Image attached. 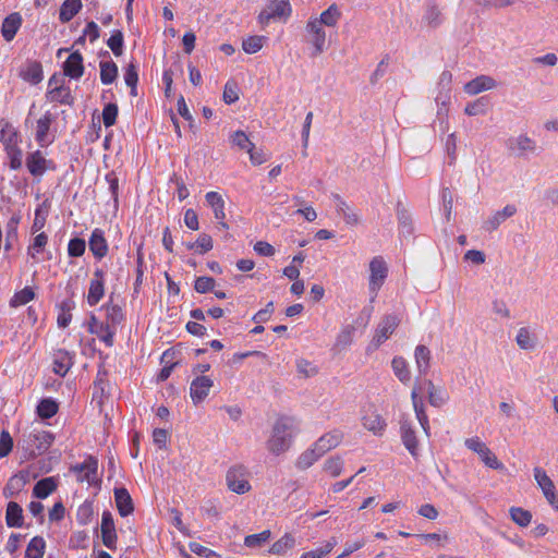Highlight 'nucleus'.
<instances>
[{
  "label": "nucleus",
  "mask_w": 558,
  "mask_h": 558,
  "mask_svg": "<svg viewBox=\"0 0 558 558\" xmlns=\"http://www.w3.org/2000/svg\"><path fill=\"white\" fill-rule=\"evenodd\" d=\"M296 430L298 426L294 418L279 417L272 425L270 436L266 441L267 450L275 456L287 452L292 445Z\"/></svg>",
  "instance_id": "f257e3e1"
},
{
  "label": "nucleus",
  "mask_w": 558,
  "mask_h": 558,
  "mask_svg": "<svg viewBox=\"0 0 558 558\" xmlns=\"http://www.w3.org/2000/svg\"><path fill=\"white\" fill-rule=\"evenodd\" d=\"M303 41L308 47L311 58H317L327 50V33L320 24L316 23V16H311L307 20Z\"/></svg>",
  "instance_id": "f03ea898"
},
{
  "label": "nucleus",
  "mask_w": 558,
  "mask_h": 558,
  "mask_svg": "<svg viewBox=\"0 0 558 558\" xmlns=\"http://www.w3.org/2000/svg\"><path fill=\"white\" fill-rule=\"evenodd\" d=\"M70 472L74 474L76 482L87 483L88 486H98L101 482L98 475V460L87 456L82 463L71 465Z\"/></svg>",
  "instance_id": "7ed1b4c3"
},
{
  "label": "nucleus",
  "mask_w": 558,
  "mask_h": 558,
  "mask_svg": "<svg viewBox=\"0 0 558 558\" xmlns=\"http://www.w3.org/2000/svg\"><path fill=\"white\" fill-rule=\"evenodd\" d=\"M248 471L244 465H233L226 473V485L229 490L244 495L252 489Z\"/></svg>",
  "instance_id": "20e7f679"
},
{
  "label": "nucleus",
  "mask_w": 558,
  "mask_h": 558,
  "mask_svg": "<svg viewBox=\"0 0 558 558\" xmlns=\"http://www.w3.org/2000/svg\"><path fill=\"white\" fill-rule=\"evenodd\" d=\"M291 14L289 0H270L266 8L259 13L258 21L267 25L272 19L288 17Z\"/></svg>",
  "instance_id": "39448f33"
},
{
  "label": "nucleus",
  "mask_w": 558,
  "mask_h": 558,
  "mask_svg": "<svg viewBox=\"0 0 558 558\" xmlns=\"http://www.w3.org/2000/svg\"><path fill=\"white\" fill-rule=\"evenodd\" d=\"M25 163L28 172L35 178H40L46 171L54 170L56 168L53 161L47 159L39 149L29 153L26 156Z\"/></svg>",
  "instance_id": "423d86ee"
},
{
  "label": "nucleus",
  "mask_w": 558,
  "mask_h": 558,
  "mask_svg": "<svg viewBox=\"0 0 558 558\" xmlns=\"http://www.w3.org/2000/svg\"><path fill=\"white\" fill-rule=\"evenodd\" d=\"M388 276V266L381 256H375L369 263V290L376 294Z\"/></svg>",
  "instance_id": "0eeeda50"
},
{
  "label": "nucleus",
  "mask_w": 558,
  "mask_h": 558,
  "mask_svg": "<svg viewBox=\"0 0 558 558\" xmlns=\"http://www.w3.org/2000/svg\"><path fill=\"white\" fill-rule=\"evenodd\" d=\"M54 117L49 111L36 121L35 140L41 147H47L54 141V136L50 133Z\"/></svg>",
  "instance_id": "6e6552de"
},
{
  "label": "nucleus",
  "mask_w": 558,
  "mask_h": 558,
  "mask_svg": "<svg viewBox=\"0 0 558 558\" xmlns=\"http://www.w3.org/2000/svg\"><path fill=\"white\" fill-rule=\"evenodd\" d=\"M87 330L96 335L107 347L113 345L114 330L105 322L99 320L95 314H90L87 322Z\"/></svg>",
  "instance_id": "1a4fd4ad"
},
{
  "label": "nucleus",
  "mask_w": 558,
  "mask_h": 558,
  "mask_svg": "<svg viewBox=\"0 0 558 558\" xmlns=\"http://www.w3.org/2000/svg\"><path fill=\"white\" fill-rule=\"evenodd\" d=\"M105 295V271L97 268L89 282L87 303L89 306L97 305Z\"/></svg>",
  "instance_id": "9d476101"
},
{
  "label": "nucleus",
  "mask_w": 558,
  "mask_h": 558,
  "mask_svg": "<svg viewBox=\"0 0 558 558\" xmlns=\"http://www.w3.org/2000/svg\"><path fill=\"white\" fill-rule=\"evenodd\" d=\"M400 320L396 315H387L378 324L375 336L373 338L374 348H378L384 343L396 330Z\"/></svg>",
  "instance_id": "9b49d317"
},
{
  "label": "nucleus",
  "mask_w": 558,
  "mask_h": 558,
  "mask_svg": "<svg viewBox=\"0 0 558 558\" xmlns=\"http://www.w3.org/2000/svg\"><path fill=\"white\" fill-rule=\"evenodd\" d=\"M100 531L104 545L110 550L117 549L118 536L111 512H102Z\"/></svg>",
  "instance_id": "f8f14e48"
},
{
  "label": "nucleus",
  "mask_w": 558,
  "mask_h": 558,
  "mask_svg": "<svg viewBox=\"0 0 558 558\" xmlns=\"http://www.w3.org/2000/svg\"><path fill=\"white\" fill-rule=\"evenodd\" d=\"M214 386V381L208 376H197L192 380L190 386V396L193 403L196 405L203 402Z\"/></svg>",
  "instance_id": "ddd939ff"
},
{
  "label": "nucleus",
  "mask_w": 558,
  "mask_h": 558,
  "mask_svg": "<svg viewBox=\"0 0 558 558\" xmlns=\"http://www.w3.org/2000/svg\"><path fill=\"white\" fill-rule=\"evenodd\" d=\"M507 148L519 156L527 153H535L537 149L536 142L525 134L512 136L507 140Z\"/></svg>",
  "instance_id": "4468645a"
},
{
  "label": "nucleus",
  "mask_w": 558,
  "mask_h": 558,
  "mask_svg": "<svg viewBox=\"0 0 558 558\" xmlns=\"http://www.w3.org/2000/svg\"><path fill=\"white\" fill-rule=\"evenodd\" d=\"M205 199L207 205L211 208L214 213L215 219L218 221V225L222 229H228L229 226L225 221L226 219V211H225V199L218 192H207L205 195Z\"/></svg>",
  "instance_id": "2eb2a0df"
},
{
  "label": "nucleus",
  "mask_w": 558,
  "mask_h": 558,
  "mask_svg": "<svg viewBox=\"0 0 558 558\" xmlns=\"http://www.w3.org/2000/svg\"><path fill=\"white\" fill-rule=\"evenodd\" d=\"M533 472L534 478L538 487L542 489L545 498L551 506H555L556 487L554 482L542 468L536 466Z\"/></svg>",
  "instance_id": "dca6fc26"
},
{
  "label": "nucleus",
  "mask_w": 558,
  "mask_h": 558,
  "mask_svg": "<svg viewBox=\"0 0 558 558\" xmlns=\"http://www.w3.org/2000/svg\"><path fill=\"white\" fill-rule=\"evenodd\" d=\"M343 440V433L340 429H332L322 435L313 445L323 456L338 447Z\"/></svg>",
  "instance_id": "f3484780"
},
{
  "label": "nucleus",
  "mask_w": 558,
  "mask_h": 558,
  "mask_svg": "<svg viewBox=\"0 0 558 558\" xmlns=\"http://www.w3.org/2000/svg\"><path fill=\"white\" fill-rule=\"evenodd\" d=\"M442 13L436 0H427L424 5L422 22L429 28H436L442 23Z\"/></svg>",
  "instance_id": "a211bd4d"
},
{
  "label": "nucleus",
  "mask_w": 558,
  "mask_h": 558,
  "mask_svg": "<svg viewBox=\"0 0 558 558\" xmlns=\"http://www.w3.org/2000/svg\"><path fill=\"white\" fill-rule=\"evenodd\" d=\"M362 424L374 435H381L386 428V422L373 408H368L364 411Z\"/></svg>",
  "instance_id": "6ab92c4d"
},
{
  "label": "nucleus",
  "mask_w": 558,
  "mask_h": 558,
  "mask_svg": "<svg viewBox=\"0 0 558 558\" xmlns=\"http://www.w3.org/2000/svg\"><path fill=\"white\" fill-rule=\"evenodd\" d=\"M63 72L70 78L78 80L84 74L83 56L78 51L72 52L63 63Z\"/></svg>",
  "instance_id": "aec40b11"
},
{
  "label": "nucleus",
  "mask_w": 558,
  "mask_h": 558,
  "mask_svg": "<svg viewBox=\"0 0 558 558\" xmlns=\"http://www.w3.org/2000/svg\"><path fill=\"white\" fill-rule=\"evenodd\" d=\"M496 87V81L488 75H478L472 81L468 82L463 89L468 95L474 96L482 92L489 90Z\"/></svg>",
  "instance_id": "412c9836"
},
{
  "label": "nucleus",
  "mask_w": 558,
  "mask_h": 558,
  "mask_svg": "<svg viewBox=\"0 0 558 558\" xmlns=\"http://www.w3.org/2000/svg\"><path fill=\"white\" fill-rule=\"evenodd\" d=\"M88 246L95 258L101 259L104 258L108 253V243L105 238V233L101 229H95L93 230Z\"/></svg>",
  "instance_id": "4be33fe9"
},
{
  "label": "nucleus",
  "mask_w": 558,
  "mask_h": 558,
  "mask_svg": "<svg viewBox=\"0 0 558 558\" xmlns=\"http://www.w3.org/2000/svg\"><path fill=\"white\" fill-rule=\"evenodd\" d=\"M114 500L121 517H128L134 511L133 501L128 489L121 487L114 489Z\"/></svg>",
  "instance_id": "5701e85b"
},
{
  "label": "nucleus",
  "mask_w": 558,
  "mask_h": 558,
  "mask_svg": "<svg viewBox=\"0 0 558 558\" xmlns=\"http://www.w3.org/2000/svg\"><path fill=\"white\" fill-rule=\"evenodd\" d=\"M22 25V16L20 13H11L2 23L1 34L7 41H11Z\"/></svg>",
  "instance_id": "b1692460"
},
{
  "label": "nucleus",
  "mask_w": 558,
  "mask_h": 558,
  "mask_svg": "<svg viewBox=\"0 0 558 558\" xmlns=\"http://www.w3.org/2000/svg\"><path fill=\"white\" fill-rule=\"evenodd\" d=\"M341 19V12L336 4H331L328 9L323 11L319 16H316V23L320 24L322 27L333 28L338 25Z\"/></svg>",
  "instance_id": "393cba45"
},
{
  "label": "nucleus",
  "mask_w": 558,
  "mask_h": 558,
  "mask_svg": "<svg viewBox=\"0 0 558 558\" xmlns=\"http://www.w3.org/2000/svg\"><path fill=\"white\" fill-rule=\"evenodd\" d=\"M411 399H412V403H413V408H414L417 421L420 422L425 434L429 435L428 417H427V414L425 413L423 401L418 397V389L416 387H414L412 390Z\"/></svg>",
  "instance_id": "a878e982"
},
{
  "label": "nucleus",
  "mask_w": 558,
  "mask_h": 558,
  "mask_svg": "<svg viewBox=\"0 0 558 558\" xmlns=\"http://www.w3.org/2000/svg\"><path fill=\"white\" fill-rule=\"evenodd\" d=\"M28 440L38 450H46L53 441V436L50 432L34 428L28 434Z\"/></svg>",
  "instance_id": "bb28decb"
},
{
  "label": "nucleus",
  "mask_w": 558,
  "mask_h": 558,
  "mask_svg": "<svg viewBox=\"0 0 558 558\" xmlns=\"http://www.w3.org/2000/svg\"><path fill=\"white\" fill-rule=\"evenodd\" d=\"M0 142L3 148L21 144V135L10 122L3 123L0 132Z\"/></svg>",
  "instance_id": "cd10ccee"
},
{
  "label": "nucleus",
  "mask_w": 558,
  "mask_h": 558,
  "mask_svg": "<svg viewBox=\"0 0 558 558\" xmlns=\"http://www.w3.org/2000/svg\"><path fill=\"white\" fill-rule=\"evenodd\" d=\"M102 308L106 312V323L116 332L117 326L124 319V314L121 306L113 303H106Z\"/></svg>",
  "instance_id": "c85d7f7f"
},
{
  "label": "nucleus",
  "mask_w": 558,
  "mask_h": 558,
  "mask_svg": "<svg viewBox=\"0 0 558 558\" xmlns=\"http://www.w3.org/2000/svg\"><path fill=\"white\" fill-rule=\"evenodd\" d=\"M401 438L404 447L409 450L412 457L416 458L418 451V441L414 429L405 423L401 425Z\"/></svg>",
  "instance_id": "c756f323"
},
{
  "label": "nucleus",
  "mask_w": 558,
  "mask_h": 558,
  "mask_svg": "<svg viewBox=\"0 0 558 558\" xmlns=\"http://www.w3.org/2000/svg\"><path fill=\"white\" fill-rule=\"evenodd\" d=\"M5 522L10 527H21L23 525V509L17 502L10 501L8 504Z\"/></svg>",
  "instance_id": "7c9ffc66"
},
{
  "label": "nucleus",
  "mask_w": 558,
  "mask_h": 558,
  "mask_svg": "<svg viewBox=\"0 0 558 558\" xmlns=\"http://www.w3.org/2000/svg\"><path fill=\"white\" fill-rule=\"evenodd\" d=\"M20 76L33 85L38 84L43 81V68L39 62L28 63L20 73Z\"/></svg>",
  "instance_id": "2f4dec72"
},
{
  "label": "nucleus",
  "mask_w": 558,
  "mask_h": 558,
  "mask_svg": "<svg viewBox=\"0 0 558 558\" xmlns=\"http://www.w3.org/2000/svg\"><path fill=\"white\" fill-rule=\"evenodd\" d=\"M391 367L396 377L402 384H409L411 380V371L408 362L401 356H395L391 361Z\"/></svg>",
  "instance_id": "473e14b6"
},
{
  "label": "nucleus",
  "mask_w": 558,
  "mask_h": 558,
  "mask_svg": "<svg viewBox=\"0 0 558 558\" xmlns=\"http://www.w3.org/2000/svg\"><path fill=\"white\" fill-rule=\"evenodd\" d=\"M82 9L81 0H65L59 12V20L62 23L70 22Z\"/></svg>",
  "instance_id": "72a5a7b5"
},
{
  "label": "nucleus",
  "mask_w": 558,
  "mask_h": 558,
  "mask_svg": "<svg viewBox=\"0 0 558 558\" xmlns=\"http://www.w3.org/2000/svg\"><path fill=\"white\" fill-rule=\"evenodd\" d=\"M322 457L323 454L318 452L316 450V447L313 445L311 448L306 449L299 456L295 462V466L299 470H306L311 468Z\"/></svg>",
  "instance_id": "f704fd0d"
},
{
  "label": "nucleus",
  "mask_w": 558,
  "mask_h": 558,
  "mask_svg": "<svg viewBox=\"0 0 558 558\" xmlns=\"http://www.w3.org/2000/svg\"><path fill=\"white\" fill-rule=\"evenodd\" d=\"M417 371L421 375H426L429 369L430 351L427 347L420 344L414 352Z\"/></svg>",
  "instance_id": "c9c22d12"
},
{
  "label": "nucleus",
  "mask_w": 558,
  "mask_h": 558,
  "mask_svg": "<svg viewBox=\"0 0 558 558\" xmlns=\"http://www.w3.org/2000/svg\"><path fill=\"white\" fill-rule=\"evenodd\" d=\"M515 342L522 350H533L536 347V336L526 327H521L515 336Z\"/></svg>",
  "instance_id": "e433bc0d"
},
{
  "label": "nucleus",
  "mask_w": 558,
  "mask_h": 558,
  "mask_svg": "<svg viewBox=\"0 0 558 558\" xmlns=\"http://www.w3.org/2000/svg\"><path fill=\"white\" fill-rule=\"evenodd\" d=\"M72 364L71 355L65 351H59L53 360V372L60 376H65Z\"/></svg>",
  "instance_id": "4c0bfd02"
},
{
  "label": "nucleus",
  "mask_w": 558,
  "mask_h": 558,
  "mask_svg": "<svg viewBox=\"0 0 558 558\" xmlns=\"http://www.w3.org/2000/svg\"><path fill=\"white\" fill-rule=\"evenodd\" d=\"M355 332V327L352 325H348L341 329V331L337 335L335 341V349L338 351H342L350 347L353 342V337Z\"/></svg>",
  "instance_id": "58836bf2"
},
{
  "label": "nucleus",
  "mask_w": 558,
  "mask_h": 558,
  "mask_svg": "<svg viewBox=\"0 0 558 558\" xmlns=\"http://www.w3.org/2000/svg\"><path fill=\"white\" fill-rule=\"evenodd\" d=\"M57 488L56 482L52 477H46L38 481L33 489V495L37 498L44 499L48 497Z\"/></svg>",
  "instance_id": "ea45409f"
},
{
  "label": "nucleus",
  "mask_w": 558,
  "mask_h": 558,
  "mask_svg": "<svg viewBox=\"0 0 558 558\" xmlns=\"http://www.w3.org/2000/svg\"><path fill=\"white\" fill-rule=\"evenodd\" d=\"M337 199V211L340 214L348 225L355 226L360 221L359 215L339 196Z\"/></svg>",
  "instance_id": "a19ab883"
},
{
  "label": "nucleus",
  "mask_w": 558,
  "mask_h": 558,
  "mask_svg": "<svg viewBox=\"0 0 558 558\" xmlns=\"http://www.w3.org/2000/svg\"><path fill=\"white\" fill-rule=\"evenodd\" d=\"M294 545L295 538L290 533H286L281 538L271 545L269 553L272 555H283L288 550L292 549Z\"/></svg>",
  "instance_id": "79ce46f5"
},
{
  "label": "nucleus",
  "mask_w": 558,
  "mask_h": 558,
  "mask_svg": "<svg viewBox=\"0 0 558 558\" xmlns=\"http://www.w3.org/2000/svg\"><path fill=\"white\" fill-rule=\"evenodd\" d=\"M11 170H19L23 165V150L20 145L3 148Z\"/></svg>",
  "instance_id": "37998d69"
},
{
  "label": "nucleus",
  "mask_w": 558,
  "mask_h": 558,
  "mask_svg": "<svg viewBox=\"0 0 558 558\" xmlns=\"http://www.w3.org/2000/svg\"><path fill=\"white\" fill-rule=\"evenodd\" d=\"M100 81L105 85L114 82L118 76V66L113 61H101L100 64Z\"/></svg>",
  "instance_id": "c03bdc74"
},
{
  "label": "nucleus",
  "mask_w": 558,
  "mask_h": 558,
  "mask_svg": "<svg viewBox=\"0 0 558 558\" xmlns=\"http://www.w3.org/2000/svg\"><path fill=\"white\" fill-rule=\"evenodd\" d=\"M48 243V235L45 232L38 233L27 247V255L37 262V255L43 253Z\"/></svg>",
  "instance_id": "a18cd8bd"
},
{
  "label": "nucleus",
  "mask_w": 558,
  "mask_h": 558,
  "mask_svg": "<svg viewBox=\"0 0 558 558\" xmlns=\"http://www.w3.org/2000/svg\"><path fill=\"white\" fill-rule=\"evenodd\" d=\"M46 542L40 536L33 537L26 548V558H43L45 554Z\"/></svg>",
  "instance_id": "49530a36"
},
{
  "label": "nucleus",
  "mask_w": 558,
  "mask_h": 558,
  "mask_svg": "<svg viewBox=\"0 0 558 558\" xmlns=\"http://www.w3.org/2000/svg\"><path fill=\"white\" fill-rule=\"evenodd\" d=\"M59 410L58 403L51 398L43 399L37 405V414L41 418H51Z\"/></svg>",
  "instance_id": "de8ad7c7"
},
{
  "label": "nucleus",
  "mask_w": 558,
  "mask_h": 558,
  "mask_svg": "<svg viewBox=\"0 0 558 558\" xmlns=\"http://www.w3.org/2000/svg\"><path fill=\"white\" fill-rule=\"evenodd\" d=\"M344 461L339 456L328 458L323 465V471L331 477H338L343 470Z\"/></svg>",
  "instance_id": "09e8293b"
},
{
  "label": "nucleus",
  "mask_w": 558,
  "mask_h": 558,
  "mask_svg": "<svg viewBox=\"0 0 558 558\" xmlns=\"http://www.w3.org/2000/svg\"><path fill=\"white\" fill-rule=\"evenodd\" d=\"M213 239L207 233H201L197 238V240L193 243H189L186 247L189 250H194L198 254H205L213 250Z\"/></svg>",
  "instance_id": "8fccbe9b"
},
{
  "label": "nucleus",
  "mask_w": 558,
  "mask_h": 558,
  "mask_svg": "<svg viewBox=\"0 0 558 558\" xmlns=\"http://www.w3.org/2000/svg\"><path fill=\"white\" fill-rule=\"evenodd\" d=\"M74 303L72 301H63L59 306V314L57 318L58 326L60 328H66L72 320V310Z\"/></svg>",
  "instance_id": "3c124183"
},
{
  "label": "nucleus",
  "mask_w": 558,
  "mask_h": 558,
  "mask_svg": "<svg viewBox=\"0 0 558 558\" xmlns=\"http://www.w3.org/2000/svg\"><path fill=\"white\" fill-rule=\"evenodd\" d=\"M35 299V292L32 288L25 287L21 291L14 293L10 300L11 307L25 305Z\"/></svg>",
  "instance_id": "603ef678"
},
{
  "label": "nucleus",
  "mask_w": 558,
  "mask_h": 558,
  "mask_svg": "<svg viewBox=\"0 0 558 558\" xmlns=\"http://www.w3.org/2000/svg\"><path fill=\"white\" fill-rule=\"evenodd\" d=\"M266 40L265 36H250L242 41V49L248 54L256 53L264 47Z\"/></svg>",
  "instance_id": "864d4df0"
},
{
  "label": "nucleus",
  "mask_w": 558,
  "mask_h": 558,
  "mask_svg": "<svg viewBox=\"0 0 558 558\" xmlns=\"http://www.w3.org/2000/svg\"><path fill=\"white\" fill-rule=\"evenodd\" d=\"M230 142L233 147H236L240 150H245L246 153L252 150V148H255L254 143L250 141L248 136L243 131H235L232 133Z\"/></svg>",
  "instance_id": "5fc2aeb1"
},
{
  "label": "nucleus",
  "mask_w": 558,
  "mask_h": 558,
  "mask_svg": "<svg viewBox=\"0 0 558 558\" xmlns=\"http://www.w3.org/2000/svg\"><path fill=\"white\" fill-rule=\"evenodd\" d=\"M509 513L511 520L521 527H525L531 523L532 513L521 507H511Z\"/></svg>",
  "instance_id": "6e6d98bb"
},
{
  "label": "nucleus",
  "mask_w": 558,
  "mask_h": 558,
  "mask_svg": "<svg viewBox=\"0 0 558 558\" xmlns=\"http://www.w3.org/2000/svg\"><path fill=\"white\" fill-rule=\"evenodd\" d=\"M271 536L269 530H265L258 534H251L244 538V545L248 548H258L265 545Z\"/></svg>",
  "instance_id": "4d7b16f0"
},
{
  "label": "nucleus",
  "mask_w": 558,
  "mask_h": 558,
  "mask_svg": "<svg viewBox=\"0 0 558 558\" xmlns=\"http://www.w3.org/2000/svg\"><path fill=\"white\" fill-rule=\"evenodd\" d=\"M28 481L29 473L27 471H21L9 480L7 489L11 490L12 494L20 492L28 483Z\"/></svg>",
  "instance_id": "13d9d810"
},
{
  "label": "nucleus",
  "mask_w": 558,
  "mask_h": 558,
  "mask_svg": "<svg viewBox=\"0 0 558 558\" xmlns=\"http://www.w3.org/2000/svg\"><path fill=\"white\" fill-rule=\"evenodd\" d=\"M123 34L119 29H114L107 40L108 47L111 49L116 57H120L123 53Z\"/></svg>",
  "instance_id": "bf43d9fd"
},
{
  "label": "nucleus",
  "mask_w": 558,
  "mask_h": 558,
  "mask_svg": "<svg viewBox=\"0 0 558 558\" xmlns=\"http://www.w3.org/2000/svg\"><path fill=\"white\" fill-rule=\"evenodd\" d=\"M482 462L490 469L502 471L505 465L498 460L496 454L487 447L481 454H478Z\"/></svg>",
  "instance_id": "052dcab7"
},
{
  "label": "nucleus",
  "mask_w": 558,
  "mask_h": 558,
  "mask_svg": "<svg viewBox=\"0 0 558 558\" xmlns=\"http://www.w3.org/2000/svg\"><path fill=\"white\" fill-rule=\"evenodd\" d=\"M296 371L298 374L303 378L314 377L318 373L317 366L305 359H300L296 361Z\"/></svg>",
  "instance_id": "680f3d73"
},
{
  "label": "nucleus",
  "mask_w": 558,
  "mask_h": 558,
  "mask_svg": "<svg viewBox=\"0 0 558 558\" xmlns=\"http://www.w3.org/2000/svg\"><path fill=\"white\" fill-rule=\"evenodd\" d=\"M487 99L485 97L477 98L476 100L468 104L464 108V113L468 116L485 114L487 107Z\"/></svg>",
  "instance_id": "e2e57ef3"
},
{
  "label": "nucleus",
  "mask_w": 558,
  "mask_h": 558,
  "mask_svg": "<svg viewBox=\"0 0 558 558\" xmlns=\"http://www.w3.org/2000/svg\"><path fill=\"white\" fill-rule=\"evenodd\" d=\"M222 98L228 105H231L239 99V86L234 81H228L226 83Z\"/></svg>",
  "instance_id": "0e129e2a"
},
{
  "label": "nucleus",
  "mask_w": 558,
  "mask_h": 558,
  "mask_svg": "<svg viewBox=\"0 0 558 558\" xmlns=\"http://www.w3.org/2000/svg\"><path fill=\"white\" fill-rule=\"evenodd\" d=\"M86 250V243L81 238H74L69 241L68 254L71 257H81Z\"/></svg>",
  "instance_id": "69168bd1"
},
{
  "label": "nucleus",
  "mask_w": 558,
  "mask_h": 558,
  "mask_svg": "<svg viewBox=\"0 0 558 558\" xmlns=\"http://www.w3.org/2000/svg\"><path fill=\"white\" fill-rule=\"evenodd\" d=\"M118 117V106L116 104H108L102 110V121L106 128L116 124Z\"/></svg>",
  "instance_id": "338daca9"
},
{
  "label": "nucleus",
  "mask_w": 558,
  "mask_h": 558,
  "mask_svg": "<svg viewBox=\"0 0 558 558\" xmlns=\"http://www.w3.org/2000/svg\"><path fill=\"white\" fill-rule=\"evenodd\" d=\"M215 283H216L215 279L211 277H205V276L198 277L195 280L194 289L198 293H207V292L214 290Z\"/></svg>",
  "instance_id": "774afa93"
}]
</instances>
